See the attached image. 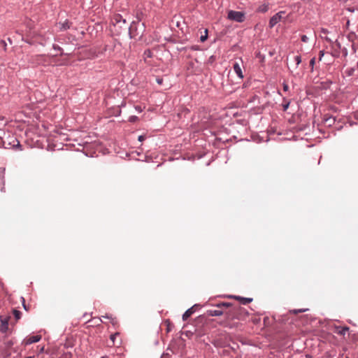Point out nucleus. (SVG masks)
Segmentation results:
<instances>
[{
  "label": "nucleus",
  "instance_id": "1",
  "mask_svg": "<svg viewBox=\"0 0 358 358\" xmlns=\"http://www.w3.org/2000/svg\"><path fill=\"white\" fill-rule=\"evenodd\" d=\"M231 305L229 303L223 302L220 303L216 305V307L217 309L215 310H208V315L210 316H220L224 313V310H222L223 308H228L231 307Z\"/></svg>",
  "mask_w": 358,
  "mask_h": 358
},
{
  "label": "nucleus",
  "instance_id": "2",
  "mask_svg": "<svg viewBox=\"0 0 358 358\" xmlns=\"http://www.w3.org/2000/svg\"><path fill=\"white\" fill-rule=\"evenodd\" d=\"M228 18L231 20H234L238 22H242L244 21L245 15L243 13L240 11L230 10L228 13Z\"/></svg>",
  "mask_w": 358,
  "mask_h": 358
},
{
  "label": "nucleus",
  "instance_id": "3",
  "mask_svg": "<svg viewBox=\"0 0 358 358\" xmlns=\"http://www.w3.org/2000/svg\"><path fill=\"white\" fill-rule=\"evenodd\" d=\"M241 311V308L240 307H234L226 312L225 314L228 320L240 319Z\"/></svg>",
  "mask_w": 358,
  "mask_h": 358
},
{
  "label": "nucleus",
  "instance_id": "4",
  "mask_svg": "<svg viewBox=\"0 0 358 358\" xmlns=\"http://www.w3.org/2000/svg\"><path fill=\"white\" fill-rule=\"evenodd\" d=\"M112 24L114 27L121 29L122 25L126 24V20L120 14H115L112 19Z\"/></svg>",
  "mask_w": 358,
  "mask_h": 358
},
{
  "label": "nucleus",
  "instance_id": "5",
  "mask_svg": "<svg viewBox=\"0 0 358 358\" xmlns=\"http://www.w3.org/2000/svg\"><path fill=\"white\" fill-rule=\"evenodd\" d=\"M284 11H280L274 15L269 20V27L273 28L277 23H278L282 19Z\"/></svg>",
  "mask_w": 358,
  "mask_h": 358
},
{
  "label": "nucleus",
  "instance_id": "6",
  "mask_svg": "<svg viewBox=\"0 0 358 358\" xmlns=\"http://www.w3.org/2000/svg\"><path fill=\"white\" fill-rule=\"evenodd\" d=\"M41 339V335H36V336H31L27 337L23 341V344L25 345H28L34 343L38 342Z\"/></svg>",
  "mask_w": 358,
  "mask_h": 358
},
{
  "label": "nucleus",
  "instance_id": "7",
  "mask_svg": "<svg viewBox=\"0 0 358 358\" xmlns=\"http://www.w3.org/2000/svg\"><path fill=\"white\" fill-rule=\"evenodd\" d=\"M137 23L133 22L129 27V34L131 38H135L140 35V33L138 31Z\"/></svg>",
  "mask_w": 358,
  "mask_h": 358
},
{
  "label": "nucleus",
  "instance_id": "8",
  "mask_svg": "<svg viewBox=\"0 0 358 358\" xmlns=\"http://www.w3.org/2000/svg\"><path fill=\"white\" fill-rule=\"evenodd\" d=\"M6 139L7 141H6V145L7 146V148H8V146L15 147L16 145H20V142L14 136H8L6 137Z\"/></svg>",
  "mask_w": 358,
  "mask_h": 358
},
{
  "label": "nucleus",
  "instance_id": "9",
  "mask_svg": "<svg viewBox=\"0 0 358 358\" xmlns=\"http://www.w3.org/2000/svg\"><path fill=\"white\" fill-rule=\"evenodd\" d=\"M197 305H194L190 308L187 309L184 314L182 315V320L184 321L187 320L191 315L195 312V308L197 307Z\"/></svg>",
  "mask_w": 358,
  "mask_h": 358
},
{
  "label": "nucleus",
  "instance_id": "10",
  "mask_svg": "<svg viewBox=\"0 0 358 358\" xmlns=\"http://www.w3.org/2000/svg\"><path fill=\"white\" fill-rule=\"evenodd\" d=\"M32 62L34 63H36L37 64H41L46 62V57L45 55H36L34 57H32Z\"/></svg>",
  "mask_w": 358,
  "mask_h": 358
},
{
  "label": "nucleus",
  "instance_id": "11",
  "mask_svg": "<svg viewBox=\"0 0 358 358\" xmlns=\"http://www.w3.org/2000/svg\"><path fill=\"white\" fill-rule=\"evenodd\" d=\"M349 331V327H334V333L341 335L344 336L346 332Z\"/></svg>",
  "mask_w": 358,
  "mask_h": 358
},
{
  "label": "nucleus",
  "instance_id": "12",
  "mask_svg": "<svg viewBox=\"0 0 358 358\" xmlns=\"http://www.w3.org/2000/svg\"><path fill=\"white\" fill-rule=\"evenodd\" d=\"M233 69H234L235 73L237 74V76L240 78H241V79L243 78V74L241 66L238 62H236L234 63Z\"/></svg>",
  "mask_w": 358,
  "mask_h": 358
},
{
  "label": "nucleus",
  "instance_id": "13",
  "mask_svg": "<svg viewBox=\"0 0 358 358\" xmlns=\"http://www.w3.org/2000/svg\"><path fill=\"white\" fill-rule=\"evenodd\" d=\"M230 297L236 299V300L239 301L242 304H244V305L248 304L252 301V299H251V298H244V297L238 296H231Z\"/></svg>",
  "mask_w": 358,
  "mask_h": 358
},
{
  "label": "nucleus",
  "instance_id": "14",
  "mask_svg": "<svg viewBox=\"0 0 358 358\" xmlns=\"http://www.w3.org/2000/svg\"><path fill=\"white\" fill-rule=\"evenodd\" d=\"M289 104H290L289 101H287L285 99H283V103L282 104V109L284 111H286L288 109Z\"/></svg>",
  "mask_w": 358,
  "mask_h": 358
},
{
  "label": "nucleus",
  "instance_id": "15",
  "mask_svg": "<svg viewBox=\"0 0 358 358\" xmlns=\"http://www.w3.org/2000/svg\"><path fill=\"white\" fill-rule=\"evenodd\" d=\"M5 137H6V134L3 132V136H0V146L7 148V146L6 145Z\"/></svg>",
  "mask_w": 358,
  "mask_h": 358
},
{
  "label": "nucleus",
  "instance_id": "16",
  "mask_svg": "<svg viewBox=\"0 0 358 358\" xmlns=\"http://www.w3.org/2000/svg\"><path fill=\"white\" fill-rule=\"evenodd\" d=\"M268 10V6L264 4L259 7L258 11L262 13H266Z\"/></svg>",
  "mask_w": 358,
  "mask_h": 358
},
{
  "label": "nucleus",
  "instance_id": "17",
  "mask_svg": "<svg viewBox=\"0 0 358 358\" xmlns=\"http://www.w3.org/2000/svg\"><path fill=\"white\" fill-rule=\"evenodd\" d=\"M308 309H306V308H303V309H294V310H289V312L291 313H294V314H297V313H304Z\"/></svg>",
  "mask_w": 358,
  "mask_h": 358
},
{
  "label": "nucleus",
  "instance_id": "18",
  "mask_svg": "<svg viewBox=\"0 0 358 358\" xmlns=\"http://www.w3.org/2000/svg\"><path fill=\"white\" fill-rule=\"evenodd\" d=\"M204 33H205V34H204V35H202V36L200 37V41H201V42H204V41L207 39V38H208V30H207V29H206V30L204 31Z\"/></svg>",
  "mask_w": 358,
  "mask_h": 358
},
{
  "label": "nucleus",
  "instance_id": "19",
  "mask_svg": "<svg viewBox=\"0 0 358 358\" xmlns=\"http://www.w3.org/2000/svg\"><path fill=\"white\" fill-rule=\"evenodd\" d=\"M13 315H14L15 317L16 318V320H19L21 316V313H20V311H19L17 310H13Z\"/></svg>",
  "mask_w": 358,
  "mask_h": 358
},
{
  "label": "nucleus",
  "instance_id": "20",
  "mask_svg": "<svg viewBox=\"0 0 358 358\" xmlns=\"http://www.w3.org/2000/svg\"><path fill=\"white\" fill-rule=\"evenodd\" d=\"M294 61L296 64V66H298L301 62V58L300 55H296L294 57Z\"/></svg>",
  "mask_w": 358,
  "mask_h": 358
},
{
  "label": "nucleus",
  "instance_id": "21",
  "mask_svg": "<svg viewBox=\"0 0 358 358\" xmlns=\"http://www.w3.org/2000/svg\"><path fill=\"white\" fill-rule=\"evenodd\" d=\"M315 64V58L313 57L310 61V66L311 67V71H313L314 65Z\"/></svg>",
  "mask_w": 358,
  "mask_h": 358
},
{
  "label": "nucleus",
  "instance_id": "22",
  "mask_svg": "<svg viewBox=\"0 0 358 358\" xmlns=\"http://www.w3.org/2000/svg\"><path fill=\"white\" fill-rule=\"evenodd\" d=\"M118 335H119V334H118V333H115V334H111V335H110V340L112 341V342H113V345H115V337H116V336H117Z\"/></svg>",
  "mask_w": 358,
  "mask_h": 358
},
{
  "label": "nucleus",
  "instance_id": "23",
  "mask_svg": "<svg viewBox=\"0 0 358 358\" xmlns=\"http://www.w3.org/2000/svg\"><path fill=\"white\" fill-rule=\"evenodd\" d=\"M59 358H71L70 352L64 353Z\"/></svg>",
  "mask_w": 358,
  "mask_h": 358
},
{
  "label": "nucleus",
  "instance_id": "24",
  "mask_svg": "<svg viewBox=\"0 0 358 358\" xmlns=\"http://www.w3.org/2000/svg\"><path fill=\"white\" fill-rule=\"evenodd\" d=\"M37 350H38V352L39 355L45 351V347L44 346H42V347L38 346Z\"/></svg>",
  "mask_w": 358,
  "mask_h": 358
},
{
  "label": "nucleus",
  "instance_id": "25",
  "mask_svg": "<svg viewBox=\"0 0 358 358\" xmlns=\"http://www.w3.org/2000/svg\"><path fill=\"white\" fill-rule=\"evenodd\" d=\"M308 40V38L306 35L301 36V41L304 43H306Z\"/></svg>",
  "mask_w": 358,
  "mask_h": 358
},
{
  "label": "nucleus",
  "instance_id": "26",
  "mask_svg": "<svg viewBox=\"0 0 358 358\" xmlns=\"http://www.w3.org/2000/svg\"><path fill=\"white\" fill-rule=\"evenodd\" d=\"M156 81L159 85H162L163 83V79L161 78H157Z\"/></svg>",
  "mask_w": 358,
  "mask_h": 358
},
{
  "label": "nucleus",
  "instance_id": "27",
  "mask_svg": "<svg viewBox=\"0 0 358 358\" xmlns=\"http://www.w3.org/2000/svg\"><path fill=\"white\" fill-rule=\"evenodd\" d=\"M326 122H329V124L331 125V124L334 123L335 122V120L334 119H331V118H329V119H327L326 120Z\"/></svg>",
  "mask_w": 358,
  "mask_h": 358
},
{
  "label": "nucleus",
  "instance_id": "28",
  "mask_svg": "<svg viewBox=\"0 0 358 358\" xmlns=\"http://www.w3.org/2000/svg\"><path fill=\"white\" fill-rule=\"evenodd\" d=\"M288 89H289V86H288V85H287V84H286V83H284V84H283V90H284V91H287V90H288Z\"/></svg>",
  "mask_w": 358,
  "mask_h": 358
},
{
  "label": "nucleus",
  "instance_id": "29",
  "mask_svg": "<svg viewBox=\"0 0 358 358\" xmlns=\"http://www.w3.org/2000/svg\"><path fill=\"white\" fill-rule=\"evenodd\" d=\"M145 55H146L148 57H151L150 50H148L145 51Z\"/></svg>",
  "mask_w": 358,
  "mask_h": 358
},
{
  "label": "nucleus",
  "instance_id": "30",
  "mask_svg": "<svg viewBox=\"0 0 358 358\" xmlns=\"http://www.w3.org/2000/svg\"><path fill=\"white\" fill-rule=\"evenodd\" d=\"M22 303H23L24 308L26 310H28V308H27V306L25 305L24 298H22Z\"/></svg>",
  "mask_w": 358,
  "mask_h": 358
},
{
  "label": "nucleus",
  "instance_id": "31",
  "mask_svg": "<svg viewBox=\"0 0 358 358\" xmlns=\"http://www.w3.org/2000/svg\"><path fill=\"white\" fill-rule=\"evenodd\" d=\"M323 55H324L323 51H320V58H319L320 60L322 59V57H323Z\"/></svg>",
  "mask_w": 358,
  "mask_h": 358
},
{
  "label": "nucleus",
  "instance_id": "32",
  "mask_svg": "<svg viewBox=\"0 0 358 358\" xmlns=\"http://www.w3.org/2000/svg\"><path fill=\"white\" fill-rule=\"evenodd\" d=\"M67 28H69V27L67 25V24H64L62 25V29H66Z\"/></svg>",
  "mask_w": 358,
  "mask_h": 358
},
{
  "label": "nucleus",
  "instance_id": "33",
  "mask_svg": "<svg viewBox=\"0 0 358 358\" xmlns=\"http://www.w3.org/2000/svg\"><path fill=\"white\" fill-rule=\"evenodd\" d=\"M143 139H144V136H140L138 137V140H139L140 141H142Z\"/></svg>",
  "mask_w": 358,
  "mask_h": 358
},
{
  "label": "nucleus",
  "instance_id": "34",
  "mask_svg": "<svg viewBox=\"0 0 358 358\" xmlns=\"http://www.w3.org/2000/svg\"><path fill=\"white\" fill-rule=\"evenodd\" d=\"M1 44H2V45H3L4 47H6V42H5L4 41H1Z\"/></svg>",
  "mask_w": 358,
  "mask_h": 358
},
{
  "label": "nucleus",
  "instance_id": "35",
  "mask_svg": "<svg viewBox=\"0 0 358 358\" xmlns=\"http://www.w3.org/2000/svg\"><path fill=\"white\" fill-rule=\"evenodd\" d=\"M54 48H55V49H58V50H59V49H60V47H59V46H57H57H55H55H54Z\"/></svg>",
  "mask_w": 358,
  "mask_h": 358
},
{
  "label": "nucleus",
  "instance_id": "36",
  "mask_svg": "<svg viewBox=\"0 0 358 358\" xmlns=\"http://www.w3.org/2000/svg\"><path fill=\"white\" fill-rule=\"evenodd\" d=\"M25 358H34V356H29V357H27Z\"/></svg>",
  "mask_w": 358,
  "mask_h": 358
},
{
  "label": "nucleus",
  "instance_id": "37",
  "mask_svg": "<svg viewBox=\"0 0 358 358\" xmlns=\"http://www.w3.org/2000/svg\"><path fill=\"white\" fill-rule=\"evenodd\" d=\"M101 358H108L107 356H103Z\"/></svg>",
  "mask_w": 358,
  "mask_h": 358
},
{
  "label": "nucleus",
  "instance_id": "38",
  "mask_svg": "<svg viewBox=\"0 0 358 358\" xmlns=\"http://www.w3.org/2000/svg\"><path fill=\"white\" fill-rule=\"evenodd\" d=\"M346 358H349V357H346Z\"/></svg>",
  "mask_w": 358,
  "mask_h": 358
}]
</instances>
